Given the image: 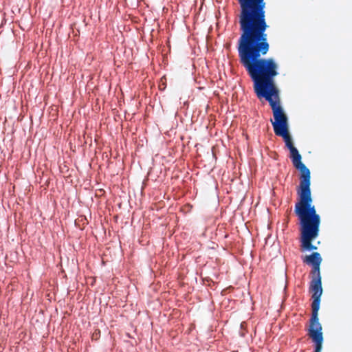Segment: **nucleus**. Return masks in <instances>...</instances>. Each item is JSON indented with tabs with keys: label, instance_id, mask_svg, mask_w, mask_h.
Returning <instances> with one entry per match:
<instances>
[{
	"label": "nucleus",
	"instance_id": "1",
	"mask_svg": "<svg viewBox=\"0 0 352 352\" xmlns=\"http://www.w3.org/2000/svg\"><path fill=\"white\" fill-rule=\"evenodd\" d=\"M266 29L241 33L237 43L239 61L254 82L257 96L269 102L274 118V121H272L274 133L284 139L294 166L300 172V177H303L310 175V171L301 162V155L293 145L288 133L287 118L279 104L278 92L274 85V78L278 74V65L273 58H261L269 50Z\"/></svg>",
	"mask_w": 352,
	"mask_h": 352
},
{
	"label": "nucleus",
	"instance_id": "2",
	"mask_svg": "<svg viewBox=\"0 0 352 352\" xmlns=\"http://www.w3.org/2000/svg\"><path fill=\"white\" fill-rule=\"evenodd\" d=\"M300 201L295 205V213L300 221L301 230H319L320 216L316 214L310 190V175L300 177Z\"/></svg>",
	"mask_w": 352,
	"mask_h": 352
},
{
	"label": "nucleus",
	"instance_id": "3",
	"mask_svg": "<svg viewBox=\"0 0 352 352\" xmlns=\"http://www.w3.org/2000/svg\"><path fill=\"white\" fill-rule=\"evenodd\" d=\"M240 6L239 23L241 33L267 28L264 0H237Z\"/></svg>",
	"mask_w": 352,
	"mask_h": 352
},
{
	"label": "nucleus",
	"instance_id": "4",
	"mask_svg": "<svg viewBox=\"0 0 352 352\" xmlns=\"http://www.w3.org/2000/svg\"><path fill=\"white\" fill-rule=\"evenodd\" d=\"M314 277L310 283V289L313 292L312 298L314 299L312 307V316L311 318L317 320L318 311L320 307V297L322 293L320 274H314Z\"/></svg>",
	"mask_w": 352,
	"mask_h": 352
},
{
	"label": "nucleus",
	"instance_id": "5",
	"mask_svg": "<svg viewBox=\"0 0 352 352\" xmlns=\"http://www.w3.org/2000/svg\"><path fill=\"white\" fill-rule=\"evenodd\" d=\"M310 322L309 336L316 342L314 352H320L323 340L321 324L319 322L318 318H317L316 320H314V318H311Z\"/></svg>",
	"mask_w": 352,
	"mask_h": 352
},
{
	"label": "nucleus",
	"instance_id": "6",
	"mask_svg": "<svg viewBox=\"0 0 352 352\" xmlns=\"http://www.w3.org/2000/svg\"><path fill=\"white\" fill-rule=\"evenodd\" d=\"M319 230H301V246L305 250H314L317 248L311 241L318 235Z\"/></svg>",
	"mask_w": 352,
	"mask_h": 352
},
{
	"label": "nucleus",
	"instance_id": "7",
	"mask_svg": "<svg viewBox=\"0 0 352 352\" xmlns=\"http://www.w3.org/2000/svg\"><path fill=\"white\" fill-rule=\"evenodd\" d=\"M303 262L308 265L313 266V274H320V265L322 262V258L318 252H314L309 256H306L303 259Z\"/></svg>",
	"mask_w": 352,
	"mask_h": 352
}]
</instances>
